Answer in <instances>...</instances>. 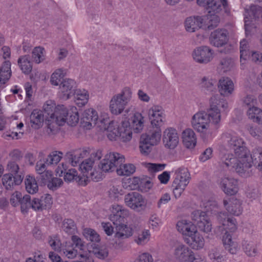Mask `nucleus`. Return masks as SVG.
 Segmentation results:
<instances>
[{"label": "nucleus", "instance_id": "f257e3e1", "mask_svg": "<svg viewBox=\"0 0 262 262\" xmlns=\"http://www.w3.org/2000/svg\"><path fill=\"white\" fill-rule=\"evenodd\" d=\"M79 120V113L76 106H71L68 108L64 106L58 107L48 119V128L51 132H56L59 129V126L65 123L70 126H75Z\"/></svg>", "mask_w": 262, "mask_h": 262}, {"label": "nucleus", "instance_id": "f03ea898", "mask_svg": "<svg viewBox=\"0 0 262 262\" xmlns=\"http://www.w3.org/2000/svg\"><path fill=\"white\" fill-rule=\"evenodd\" d=\"M132 98V91L128 87L124 88L121 91L114 95L110 101L109 110L114 115H119L124 112L123 116H126L129 112V109L124 111Z\"/></svg>", "mask_w": 262, "mask_h": 262}, {"label": "nucleus", "instance_id": "7ed1b4c3", "mask_svg": "<svg viewBox=\"0 0 262 262\" xmlns=\"http://www.w3.org/2000/svg\"><path fill=\"white\" fill-rule=\"evenodd\" d=\"M130 126V122L128 120L122 121L121 126L117 122L112 121L105 128L106 135L111 141L119 139L122 142L128 141L132 138V132Z\"/></svg>", "mask_w": 262, "mask_h": 262}, {"label": "nucleus", "instance_id": "20e7f679", "mask_svg": "<svg viewBox=\"0 0 262 262\" xmlns=\"http://www.w3.org/2000/svg\"><path fill=\"white\" fill-rule=\"evenodd\" d=\"M233 161L236 162L232 166V168L239 174L244 173L252 165H254L259 170L262 171V148L257 147L253 149L250 155L249 152L247 158H244V160L237 161L234 159Z\"/></svg>", "mask_w": 262, "mask_h": 262}, {"label": "nucleus", "instance_id": "39448f33", "mask_svg": "<svg viewBox=\"0 0 262 262\" xmlns=\"http://www.w3.org/2000/svg\"><path fill=\"white\" fill-rule=\"evenodd\" d=\"M191 124L199 133L206 134L210 130V120L207 113L203 111H199L193 115Z\"/></svg>", "mask_w": 262, "mask_h": 262}, {"label": "nucleus", "instance_id": "423d86ee", "mask_svg": "<svg viewBox=\"0 0 262 262\" xmlns=\"http://www.w3.org/2000/svg\"><path fill=\"white\" fill-rule=\"evenodd\" d=\"M125 161L124 157L118 152L106 154L99 165V168L104 172L113 171L119 164Z\"/></svg>", "mask_w": 262, "mask_h": 262}, {"label": "nucleus", "instance_id": "0eeeda50", "mask_svg": "<svg viewBox=\"0 0 262 262\" xmlns=\"http://www.w3.org/2000/svg\"><path fill=\"white\" fill-rule=\"evenodd\" d=\"M80 169L82 173V177L86 178V184L90 180L99 181L101 179V173L96 170L94 160L91 158L84 160L80 164Z\"/></svg>", "mask_w": 262, "mask_h": 262}, {"label": "nucleus", "instance_id": "6e6552de", "mask_svg": "<svg viewBox=\"0 0 262 262\" xmlns=\"http://www.w3.org/2000/svg\"><path fill=\"white\" fill-rule=\"evenodd\" d=\"M197 4L204 7L208 13L217 14L226 12L228 0H197Z\"/></svg>", "mask_w": 262, "mask_h": 262}, {"label": "nucleus", "instance_id": "1a4fd4ad", "mask_svg": "<svg viewBox=\"0 0 262 262\" xmlns=\"http://www.w3.org/2000/svg\"><path fill=\"white\" fill-rule=\"evenodd\" d=\"M124 202L127 206L137 212L144 210L146 207L145 199L137 192H132L126 194Z\"/></svg>", "mask_w": 262, "mask_h": 262}, {"label": "nucleus", "instance_id": "9d476101", "mask_svg": "<svg viewBox=\"0 0 262 262\" xmlns=\"http://www.w3.org/2000/svg\"><path fill=\"white\" fill-rule=\"evenodd\" d=\"M214 51L207 46H200L195 48L192 53L194 61L201 64H207L213 58Z\"/></svg>", "mask_w": 262, "mask_h": 262}, {"label": "nucleus", "instance_id": "9b49d317", "mask_svg": "<svg viewBox=\"0 0 262 262\" xmlns=\"http://www.w3.org/2000/svg\"><path fill=\"white\" fill-rule=\"evenodd\" d=\"M234 150L236 158L231 159L232 161L230 163L233 165L236 162H234L233 160L236 159L237 161L244 160L247 158L249 150L244 145V142L241 138L235 136L232 137L230 139V149Z\"/></svg>", "mask_w": 262, "mask_h": 262}, {"label": "nucleus", "instance_id": "f8f14e48", "mask_svg": "<svg viewBox=\"0 0 262 262\" xmlns=\"http://www.w3.org/2000/svg\"><path fill=\"white\" fill-rule=\"evenodd\" d=\"M193 251L189 247L182 243H173L172 254L180 262H190L192 257Z\"/></svg>", "mask_w": 262, "mask_h": 262}, {"label": "nucleus", "instance_id": "ddd939ff", "mask_svg": "<svg viewBox=\"0 0 262 262\" xmlns=\"http://www.w3.org/2000/svg\"><path fill=\"white\" fill-rule=\"evenodd\" d=\"M148 117L152 126L160 128L165 122V114L162 106L155 105L148 110Z\"/></svg>", "mask_w": 262, "mask_h": 262}, {"label": "nucleus", "instance_id": "4468645a", "mask_svg": "<svg viewBox=\"0 0 262 262\" xmlns=\"http://www.w3.org/2000/svg\"><path fill=\"white\" fill-rule=\"evenodd\" d=\"M162 142L166 148L174 149L179 143V136L177 130L171 127L164 129L163 133Z\"/></svg>", "mask_w": 262, "mask_h": 262}, {"label": "nucleus", "instance_id": "2eb2a0df", "mask_svg": "<svg viewBox=\"0 0 262 262\" xmlns=\"http://www.w3.org/2000/svg\"><path fill=\"white\" fill-rule=\"evenodd\" d=\"M191 219L195 222L199 228L204 232L211 230V224L205 211L195 210L191 213Z\"/></svg>", "mask_w": 262, "mask_h": 262}, {"label": "nucleus", "instance_id": "dca6fc26", "mask_svg": "<svg viewBox=\"0 0 262 262\" xmlns=\"http://www.w3.org/2000/svg\"><path fill=\"white\" fill-rule=\"evenodd\" d=\"M228 31L222 28L217 29L211 33L209 41L211 45L215 47H222L225 45L228 41Z\"/></svg>", "mask_w": 262, "mask_h": 262}, {"label": "nucleus", "instance_id": "f3484780", "mask_svg": "<svg viewBox=\"0 0 262 262\" xmlns=\"http://www.w3.org/2000/svg\"><path fill=\"white\" fill-rule=\"evenodd\" d=\"M128 214V210L124 209L122 206L114 205L112 206V213L110 216V220L116 226L121 225L123 224L124 218Z\"/></svg>", "mask_w": 262, "mask_h": 262}, {"label": "nucleus", "instance_id": "a211bd4d", "mask_svg": "<svg viewBox=\"0 0 262 262\" xmlns=\"http://www.w3.org/2000/svg\"><path fill=\"white\" fill-rule=\"evenodd\" d=\"M98 121L97 112L93 108H89L84 111L81 118V123L86 129H90L93 125H95Z\"/></svg>", "mask_w": 262, "mask_h": 262}, {"label": "nucleus", "instance_id": "6ab92c4d", "mask_svg": "<svg viewBox=\"0 0 262 262\" xmlns=\"http://www.w3.org/2000/svg\"><path fill=\"white\" fill-rule=\"evenodd\" d=\"M59 86L62 99L67 100L71 98L73 91L76 88V83L72 79L66 78L62 81Z\"/></svg>", "mask_w": 262, "mask_h": 262}, {"label": "nucleus", "instance_id": "aec40b11", "mask_svg": "<svg viewBox=\"0 0 262 262\" xmlns=\"http://www.w3.org/2000/svg\"><path fill=\"white\" fill-rule=\"evenodd\" d=\"M202 92L207 95H210L216 92L215 80L210 76L202 77L199 82Z\"/></svg>", "mask_w": 262, "mask_h": 262}, {"label": "nucleus", "instance_id": "412c9836", "mask_svg": "<svg viewBox=\"0 0 262 262\" xmlns=\"http://www.w3.org/2000/svg\"><path fill=\"white\" fill-rule=\"evenodd\" d=\"M178 231L185 236L192 235L196 229V226L191 221L182 219L179 221L177 224Z\"/></svg>", "mask_w": 262, "mask_h": 262}, {"label": "nucleus", "instance_id": "4be33fe9", "mask_svg": "<svg viewBox=\"0 0 262 262\" xmlns=\"http://www.w3.org/2000/svg\"><path fill=\"white\" fill-rule=\"evenodd\" d=\"M23 178L24 176L20 174L13 176L12 173H6L3 176L2 183L7 189H11L14 186L19 185Z\"/></svg>", "mask_w": 262, "mask_h": 262}, {"label": "nucleus", "instance_id": "5701e85b", "mask_svg": "<svg viewBox=\"0 0 262 262\" xmlns=\"http://www.w3.org/2000/svg\"><path fill=\"white\" fill-rule=\"evenodd\" d=\"M182 141L187 148H193L196 144V136L191 128H187L182 133Z\"/></svg>", "mask_w": 262, "mask_h": 262}, {"label": "nucleus", "instance_id": "b1692460", "mask_svg": "<svg viewBox=\"0 0 262 262\" xmlns=\"http://www.w3.org/2000/svg\"><path fill=\"white\" fill-rule=\"evenodd\" d=\"M192 235L188 236L187 243L194 250H199L203 248L204 246L205 240L197 230Z\"/></svg>", "mask_w": 262, "mask_h": 262}, {"label": "nucleus", "instance_id": "393cba45", "mask_svg": "<svg viewBox=\"0 0 262 262\" xmlns=\"http://www.w3.org/2000/svg\"><path fill=\"white\" fill-rule=\"evenodd\" d=\"M141 138L144 142H147L150 145H157L161 141V129L160 128H157L156 130H152L148 134H143Z\"/></svg>", "mask_w": 262, "mask_h": 262}, {"label": "nucleus", "instance_id": "a878e982", "mask_svg": "<svg viewBox=\"0 0 262 262\" xmlns=\"http://www.w3.org/2000/svg\"><path fill=\"white\" fill-rule=\"evenodd\" d=\"M243 201L240 196H230V214L239 216L243 211Z\"/></svg>", "mask_w": 262, "mask_h": 262}, {"label": "nucleus", "instance_id": "bb28decb", "mask_svg": "<svg viewBox=\"0 0 262 262\" xmlns=\"http://www.w3.org/2000/svg\"><path fill=\"white\" fill-rule=\"evenodd\" d=\"M219 230L222 235L224 246L225 249L229 250V217L228 215L226 217V219L222 225L219 226Z\"/></svg>", "mask_w": 262, "mask_h": 262}, {"label": "nucleus", "instance_id": "cd10ccee", "mask_svg": "<svg viewBox=\"0 0 262 262\" xmlns=\"http://www.w3.org/2000/svg\"><path fill=\"white\" fill-rule=\"evenodd\" d=\"M133 235L132 228L124 224L116 226L115 237L118 239H124Z\"/></svg>", "mask_w": 262, "mask_h": 262}, {"label": "nucleus", "instance_id": "c85d7f7f", "mask_svg": "<svg viewBox=\"0 0 262 262\" xmlns=\"http://www.w3.org/2000/svg\"><path fill=\"white\" fill-rule=\"evenodd\" d=\"M64 180L68 182L75 181L81 185H86V178L78 175L77 171L75 169H70L64 175Z\"/></svg>", "mask_w": 262, "mask_h": 262}, {"label": "nucleus", "instance_id": "c756f323", "mask_svg": "<svg viewBox=\"0 0 262 262\" xmlns=\"http://www.w3.org/2000/svg\"><path fill=\"white\" fill-rule=\"evenodd\" d=\"M89 98V93L85 89H78L75 92L74 102L78 107L85 106Z\"/></svg>", "mask_w": 262, "mask_h": 262}, {"label": "nucleus", "instance_id": "7c9ffc66", "mask_svg": "<svg viewBox=\"0 0 262 262\" xmlns=\"http://www.w3.org/2000/svg\"><path fill=\"white\" fill-rule=\"evenodd\" d=\"M144 117L140 113H135L131 118V125L135 133L141 132L144 127Z\"/></svg>", "mask_w": 262, "mask_h": 262}, {"label": "nucleus", "instance_id": "2f4dec72", "mask_svg": "<svg viewBox=\"0 0 262 262\" xmlns=\"http://www.w3.org/2000/svg\"><path fill=\"white\" fill-rule=\"evenodd\" d=\"M189 183V182L188 181H181L178 179H174L172 187L173 188V193L176 198L177 199L181 196Z\"/></svg>", "mask_w": 262, "mask_h": 262}, {"label": "nucleus", "instance_id": "473e14b6", "mask_svg": "<svg viewBox=\"0 0 262 262\" xmlns=\"http://www.w3.org/2000/svg\"><path fill=\"white\" fill-rule=\"evenodd\" d=\"M11 75V62L7 60L3 63L2 67H0V86L5 83Z\"/></svg>", "mask_w": 262, "mask_h": 262}, {"label": "nucleus", "instance_id": "72a5a7b5", "mask_svg": "<svg viewBox=\"0 0 262 262\" xmlns=\"http://www.w3.org/2000/svg\"><path fill=\"white\" fill-rule=\"evenodd\" d=\"M67 70L64 68L56 69L51 74L50 82L52 85L59 86L62 82L61 79L66 76Z\"/></svg>", "mask_w": 262, "mask_h": 262}, {"label": "nucleus", "instance_id": "f704fd0d", "mask_svg": "<svg viewBox=\"0 0 262 262\" xmlns=\"http://www.w3.org/2000/svg\"><path fill=\"white\" fill-rule=\"evenodd\" d=\"M244 194L247 200L251 202L257 200L260 195L257 186L253 184L248 185L245 187Z\"/></svg>", "mask_w": 262, "mask_h": 262}, {"label": "nucleus", "instance_id": "c9c22d12", "mask_svg": "<svg viewBox=\"0 0 262 262\" xmlns=\"http://www.w3.org/2000/svg\"><path fill=\"white\" fill-rule=\"evenodd\" d=\"M248 118L258 124H262V110L256 106L250 107L247 111Z\"/></svg>", "mask_w": 262, "mask_h": 262}, {"label": "nucleus", "instance_id": "e433bc0d", "mask_svg": "<svg viewBox=\"0 0 262 262\" xmlns=\"http://www.w3.org/2000/svg\"><path fill=\"white\" fill-rule=\"evenodd\" d=\"M217 87L220 95L223 97H228L229 95V78L222 76L219 79Z\"/></svg>", "mask_w": 262, "mask_h": 262}, {"label": "nucleus", "instance_id": "4c0bfd02", "mask_svg": "<svg viewBox=\"0 0 262 262\" xmlns=\"http://www.w3.org/2000/svg\"><path fill=\"white\" fill-rule=\"evenodd\" d=\"M18 64L23 73L28 74L32 69L31 62L28 55L21 56L17 60Z\"/></svg>", "mask_w": 262, "mask_h": 262}, {"label": "nucleus", "instance_id": "58836bf2", "mask_svg": "<svg viewBox=\"0 0 262 262\" xmlns=\"http://www.w3.org/2000/svg\"><path fill=\"white\" fill-rule=\"evenodd\" d=\"M217 71L221 75H225L229 71V57L228 55L220 56Z\"/></svg>", "mask_w": 262, "mask_h": 262}, {"label": "nucleus", "instance_id": "ea45409f", "mask_svg": "<svg viewBox=\"0 0 262 262\" xmlns=\"http://www.w3.org/2000/svg\"><path fill=\"white\" fill-rule=\"evenodd\" d=\"M25 187L27 191L30 194H34L38 190L37 183L33 176L28 175L25 180Z\"/></svg>", "mask_w": 262, "mask_h": 262}, {"label": "nucleus", "instance_id": "a19ab883", "mask_svg": "<svg viewBox=\"0 0 262 262\" xmlns=\"http://www.w3.org/2000/svg\"><path fill=\"white\" fill-rule=\"evenodd\" d=\"M119 164V167L116 169L119 176H129L133 174L136 171V167L133 164Z\"/></svg>", "mask_w": 262, "mask_h": 262}, {"label": "nucleus", "instance_id": "79ce46f5", "mask_svg": "<svg viewBox=\"0 0 262 262\" xmlns=\"http://www.w3.org/2000/svg\"><path fill=\"white\" fill-rule=\"evenodd\" d=\"M61 229L68 234H74L77 231V227L73 220L66 219L62 223Z\"/></svg>", "mask_w": 262, "mask_h": 262}, {"label": "nucleus", "instance_id": "37998d69", "mask_svg": "<svg viewBox=\"0 0 262 262\" xmlns=\"http://www.w3.org/2000/svg\"><path fill=\"white\" fill-rule=\"evenodd\" d=\"M220 18L218 15L208 13L206 15V30H212L219 24Z\"/></svg>", "mask_w": 262, "mask_h": 262}, {"label": "nucleus", "instance_id": "c03bdc74", "mask_svg": "<svg viewBox=\"0 0 262 262\" xmlns=\"http://www.w3.org/2000/svg\"><path fill=\"white\" fill-rule=\"evenodd\" d=\"M30 120L35 128L39 127L43 122V115L41 111L35 110L30 115Z\"/></svg>", "mask_w": 262, "mask_h": 262}, {"label": "nucleus", "instance_id": "a18cd8bd", "mask_svg": "<svg viewBox=\"0 0 262 262\" xmlns=\"http://www.w3.org/2000/svg\"><path fill=\"white\" fill-rule=\"evenodd\" d=\"M45 50L41 47L34 48L32 52V58L36 63H39L45 60Z\"/></svg>", "mask_w": 262, "mask_h": 262}, {"label": "nucleus", "instance_id": "49530a36", "mask_svg": "<svg viewBox=\"0 0 262 262\" xmlns=\"http://www.w3.org/2000/svg\"><path fill=\"white\" fill-rule=\"evenodd\" d=\"M174 179L179 180L190 181V175L188 169L184 167H179L174 171Z\"/></svg>", "mask_w": 262, "mask_h": 262}, {"label": "nucleus", "instance_id": "de8ad7c7", "mask_svg": "<svg viewBox=\"0 0 262 262\" xmlns=\"http://www.w3.org/2000/svg\"><path fill=\"white\" fill-rule=\"evenodd\" d=\"M63 107V106H56L55 102L51 100L47 101L43 106V109L45 113H46L48 116L47 118V123L48 125V119L50 117L52 114H54L55 111L58 107Z\"/></svg>", "mask_w": 262, "mask_h": 262}, {"label": "nucleus", "instance_id": "09e8293b", "mask_svg": "<svg viewBox=\"0 0 262 262\" xmlns=\"http://www.w3.org/2000/svg\"><path fill=\"white\" fill-rule=\"evenodd\" d=\"M61 251L68 258L73 259L77 255V250L75 249L73 245L71 243L66 242L65 245L62 246Z\"/></svg>", "mask_w": 262, "mask_h": 262}, {"label": "nucleus", "instance_id": "8fccbe9b", "mask_svg": "<svg viewBox=\"0 0 262 262\" xmlns=\"http://www.w3.org/2000/svg\"><path fill=\"white\" fill-rule=\"evenodd\" d=\"M207 113L213 124H217L220 122L221 113L218 107H210Z\"/></svg>", "mask_w": 262, "mask_h": 262}, {"label": "nucleus", "instance_id": "3c124183", "mask_svg": "<svg viewBox=\"0 0 262 262\" xmlns=\"http://www.w3.org/2000/svg\"><path fill=\"white\" fill-rule=\"evenodd\" d=\"M196 17H188L185 22V27L186 31L189 32H194L199 29Z\"/></svg>", "mask_w": 262, "mask_h": 262}, {"label": "nucleus", "instance_id": "603ef678", "mask_svg": "<svg viewBox=\"0 0 262 262\" xmlns=\"http://www.w3.org/2000/svg\"><path fill=\"white\" fill-rule=\"evenodd\" d=\"M63 154L60 151H54L52 152L46 159L47 165L57 164L61 160Z\"/></svg>", "mask_w": 262, "mask_h": 262}, {"label": "nucleus", "instance_id": "864d4df0", "mask_svg": "<svg viewBox=\"0 0 262 262\" xmlns=\"http://www.w3.org/2000/svg\"><path fill=\"white\" fill-rule=\"evenodd\" d=\"M124 193L123 190L121 186L119 185L113 186L108 191L110 198L114 200L118 199Z\"/></svg>", "mask_w": 262, "mask_h": 262}, {"label": "nucleus", "instance_id": "5fc2aeb1", "mask_svg": "<svg viewBox=\"0 0 262 262\" xmlns=\"http://www.w3.org/2000/svg\"><path fill=\"white\" fill-rule=\"evenodd\" d=\"M243 250L248 256H254L255 255L256 250L253 243L244 241L243 244Z\"/></svg>", "mask_w": 262, "mask_h": 262}, {"label": "nucleus", "instance_id": "6e6d98bb", "mask_svg": "<svg viewBox=\"0 0 262 262\" xmlns=\"http://www.w3.org/2000/svg\"><path fill=\"white\" fill-rule=\"evenodd\" d=\"M249 45L248 41L246 39H243L240 42V53L241 59L245 60L248 54H249V51L248 48Z\"/></svg>", "mask_w": 262, "mask_h": 262}, {"label": "nucleus", "instance_id": "4d7b16f0", "mask_svg": "<svg viewBox=\"0 0 262 262\" xmlns=\"http://www.w3.org/2000/svg\"><path fill=\"white\" fill-rule=\"evenodd\" d=\"M48 243L53 250L61 251L62 246L59 238L57 236H50Z\"/></svg>", "mask_w": 262, "mask_h": 262}, {"label": "nucleus", "instance_id": "13d9d810", "mask_svg": "<svg viewBox=\"0 0 262 262\" xmlns=\"http://www.w3.org/2000/svg\"><path fill=\"white\" fill-rule=\"evenodd\" d=\"M7 168L9 171L14 175L20 174L23 175L22 172L19 170V167L17 161L10 160L7 164Z\"/></svg>", "mask_w": 262, "mask_h": 262}, {"label": "nucleus", "instance_id": "bf43d9fd", "mask_svg": "<svg viewBox=\"0 0 262 262\" xmlns=\"http://www.w3.org/2000/svg\"><path fill=\"white\" fill-rule=\"evenodd\" d=\"M150 235L148 230H144L139 234L137 238L135 239V242L138 245H144L149 240Z\"/></svg>", "mask_w": 262, "mask_h": 262}, {"label": "nucleus", "instance_id": "052dcab7", "mask_svg": "<svg viewBox=\"0 0 262 262\" xmlns=\"http://www.w3.org/2000/svg\"><path fill=\"white\" fill-rule=\"evenodd\" d=\"M146 168L150 172H157L163 170L165 166V164H157L146 163L144 164Z\"/></svg>", "mask_w": 262, "mask_h": 262}, {"label": "nucleus", "instance_id": "680f3d73", "mask_svg": "<svg viewBox=\"0 0 262 262\" xmlns=\"http://www.w3.org/2000/svg\"><path fill=\"white\" fill-rule=\"evenodd\" d=\"M31 204V197L29 195H22L20 201L19 205L21 207V210L23 212H27V210L30 208Z\"/></svg>", "mask_w": 262, "mask_h": 262}, {"label": "nucleus", "instance_id": "e2e57ef3", "mask_svg": "<svg viewBox=\"0 0 262 262\" xmlns=\"http://www.w3.org/2000/svg\"><path fill=\"white\" fill-rule=\"evenodd\" d=\"M149 225L154 229H158L162 225L161 219L156 215H151L148 221Z\"/></svg>", "mask_w": 262, "mask_h": 262}, {"label": "nucleus", "instance_id": "0e129e2a", "mask_svg": "<svg viewBox=\"0 0 262 262\" xmlns=\"http://www.w3.org/2000/svg\"><path fill=\"white\" fill-rule=\"evenodd\" d=\"M84 233L86 237L92 242H98L100 240L99 234L92 229H85Z\"/></svg>", "mask_w": 262, "mask_h": 262}, {"label": "nucleus", "instance_id": "69168bd1", "mask_svg": "<svg viewBox=\"0 0 262 262\" xmlns=\"http://www.w3.org/2000/svg\"><path fill=\"white\" fill-rule=\"evenodd\" d=\"M43 209L50 208L52 204V198L51 195L46 194L39 199Z\"/></svg>", "mask_w": 262, "mask_h": 262}, {"label": "nucleus", "instance_id": "338daca9", "mask_svg": "<svg viewBox=\"0 0 262 262\" xmlns=\"http://www.w3.org/2000/svg\"><path fill=\"white\" fill-rule=\"evenodd\" d=\"M63 182L61 179L53 177L48 183L47 187L51 190H54L60 187Z\"/></svg>", "mask_w": 262, "mask_h": 262}, {"label": "nucleus", "instance_id": "774afa93", "mask_svg": "<svg viewBox=\"0 0 262 262\" xmlns=\"http://www.w3.org/2000/svg\"><path fill=\"white\" fill-rule=\"evenodd\" d=\"M219 186L220 188L225 194L227 195L229 194V179L228 176H226L221 179L219 182Z\"/></svg>", "mask_w": 262, "mask_h": 262}]
</instances>
